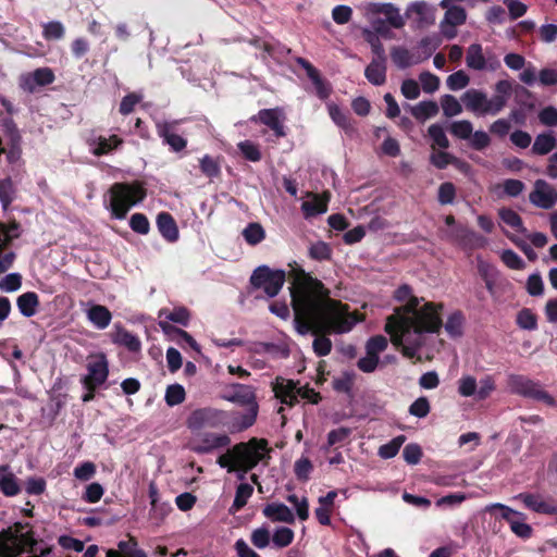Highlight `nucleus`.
Here are the masks:
<instances>
[{
    "mask_svg": "<svg viewBox=\"0 0 557 557\" xmlns=\"http://www.w3.org/2000/svg\"><path fill=\"white\" fill-rule=\"evenodd\" d=\"M364 17L370 23V32L391 38L389 27L403 28L406 24L399 9L391 3L369 2L364 5Z\"/></svg>",
    "mask_w": 557,
    "mask_h": 557,
    "instance_id": "3",
    "label": "nucleus"
},
{
    "mask_svg": "<svg viewBox=\"0 0 557 557\" xmlns=\"http://www.w3.org/2000/svg\"><path fill=\"white\" fill-rule=\"evenodd\" d=\"M312 469V462L307 457L298 459L294 467L296 478L302 482H306L309 479V474L311 473Z\"/></svg>",
    "mask_w": 557,
    "mask_h": 557,
    "instance_id": "51",
    "label": "nucleus"
},
{
    "mask_svg": "<svg viewBox=\"0 0 557 557\" xmlns=\"http://www.w3.org/2000/svg\"><path fill=\"white\" fill-rule=\"evenodd\" d=\"M329 199L330 194L327 191L323 194V198L314 196L313 200L305 201L302 203V210L306 212L307 215L324 213L327 210Z\"/></svg>",
    "mask_w": 557,
    "mask_h": 557,
    "instance_id": "31",
    "label": "nucleus"
},
{
    "mask_svg": "<svg viewBox=\"0 0 557 557\" xmlns=\"http://www.w3.org/2000/svg\"><path fill=\"white\" fill-rule=\"evenodd\" d=\"M495 388V380L491 375L483 377L479 385L472 375H465L458 381V393L462 397L473 396L476 400L488 398Z\"/></svg>",
    "mask_w": 557,
    "mask_h": 557,
    "instance_id": "9",
    "label": "nucleus"
},
{
    "mask_svg": "<svg viewBox=\"0 0 557 557\" xmlns=\"http://www.w3.org/2000/svg\"><path fill=\"white\" fill-rule=\"evenodd\" d=\"M285 278L283 270H271L267 265H261L252 272L250 284L253 288L263 289L269 298H273L282 289Z\"/></svg>",
    "mask_w": 557,
    "mask_h": 557,
    "instance_id": "8",
    "label": "nucleus"
},
{
    "mask_svg": "<svg viewBox=\"0 0 557 557\" xmlns=\"http://www.w3.org/2000/svg\"><path fill=\"white\" fill-rule=\"evenodd\" d=\"M525 517L522 513L521 517L515 518L510 521L509 525L511 531L522 539H529L532 535V528L528 523L524 522Z\"/></svg>",
    "mask_w": 557,
    "mask_h": 557,
    "instance_id": "49",
    "label": "nucleus"
},
{
    "mask_svg": "<svg viewBox=\"0 0 557 557\" xmlns=\"http://www.w3.org/2000/svg\"><path fill=\"white\" fill-rule=\"evenodd\" d=\"M258 409V405H253L245 413L234 417L233 429L240 432L250 428L256 422Z\"/></svg>",
    "mask_w": 557,
    "mask_h": 557,
    "instance_id": "30",
    "label": "nucleus"
},
{
    "mask_svg": "<svg viewBox=\"0 0 557 557\" xmlns=\"http://www.w3.org/2000/svg\"><path fill=\"white\" fill-rule=\"evenodd\" d=\"M157 225L162 236L170 243L178 238V228L173 216L168 212H161L157 216Z\"/></svg>",
    "mask_w": 557,
    "mask_h": 557,
    "instance_id": "20",
    "label": "nucleus"
},
{
    "mask_svg": "<svg viewBox=\"0 0 557 557\" xmlns=\"http://www.w3.org/2000/svg\"><path fill=\"white\" fill-rule=\"evenodd\" d=\"M463 321L465 319L460 311L451 313L445 323L446 332L453 337L460 336L462 334Z\"/></svg>",
    "mask_w": 557,
    "mask_h": 557,
    "instance_id": "42",
    "label": "nucleus"
},
{
    "mask_svg": "<svg viewBox=\"0 0 557 557\" xmlns=\"http://www.w3.org/2000/svg\"><path fill=\"white\" fill-rule=\"evenodd\" d=\"M8 466H0V491L5 496H15L21 488L16 476L12 472H8Z\"/></svg>",
    "mask_w": 557,
    "mask_h": 557,
    "instance_id": "24",
    "label": "nucleus"
},
{
    "mask_svg": "<svg viewBox=\"0 0 557 557\" xmlns=\"http://www.w3.org/2000/svg\"><path fill=\"white\" fill-rule=\"evenodd\" d=\"M117 547L126 557H147L144 550L137 548V541L132 536L128 541H121Z\"/></svg>",
    "mask_w": 557,
    "mask_h": 557,
    "instance_id": "47",
    "label": "nucleus"
},
{
    "mask_svg": "<svg viewBox=\"0 0 557 557\" xmlns=\"http://www.w3.org/2000/svg\"><path fill=\"white\" fill-rule=\"evenodd\" d=\"M13 185L10 178L0 181V201L2 203L3 209H8V207L13 201Z\"/></svg>",
    "mask_w": 557,
    "mask_h": 557,
    "instance_id": "62",
    "label": "nucleus"
},
{
    "mask_svg": "<svg viewBox=\"0 0 557 557\" xmlns=\"http://www.w3.org/2000/svg\"><path fill=\"white\" fill-rule=\"evenodd\" d=\"M429 412L430 403L426 397H419L409 407V413L418 418H424Z\"/></svg>",
    "mask_w": 557,
    "mask_h": 557,
    "instance_id": "60",
    "label": "nucleus"
},
{
    "mask_svg": "<svg viewBox=\"0 0 557 557\" xmlns=\"http://www.w3.org/2000/svg\"><path fill=\"white\" fill-rule=\"evenodd\" d=\"M160 326H161V329L163 330L164 333H166V334H171V333L177 334L182 339H184L190 346L191 349H194L197 352L200 351V346L193 338V336L189 335L186 331H184L182 329H178V327H175V326L171 325L170 323L163 322V321L160 322Z\"/></svg>",
    "mask_w": 557,
    "mask_h": 557,
    "instance_id": "40",
    "label": "nucleus"
},
{
    "mask_svg": "<svg viewBox=\"0 0 557 557\" xmlns=\"http://www.w3.org/2000/svg\"><path fill=\"white\" fill-rule=\"evenodd\" d=\"M442 327V320L433 302L419 308V300L412 298L407 306L398 307L387 317L385 331L395 346L403 347L404 356L413 358L423 345V333H435Z\"/></svg>",
    "mask_w": 557,
    "mask_h": 557,
    "instance_id": "2",
    "label": "nucleus"
},
{
    "mask_svg": "<svg viewBox=\"0 0 557 557\" xmlns=\"http://www.w3.org/2000/svg\"><path fill=\"white\" fill-rule=\"evenodd\" d=\"M498 215L500 220L506 223L508 226L517 230L522 234H527V228L523 226L522 220L520 215L509 208H502L498 211Z\"/></svg>",
    "mask_w": 557,
    "mask_h": 557,
    "instance_id": "33",
    "label": "nucleus"
},
{
    "mask_svg": "<svg viewBox=\"0 0 557 557\" xmlns=\"http://www.w3.org/2000/svg\"><path fill=\"white\" fill-rule=\"evenodd\" d=\"M17 307L24 317L30 318L36 313L39 306V299L36 293L27 292L18 296Z\"/></svg>",
    "mask_w": 557,
    "mask_h": 557,
    "instance_id": "27",
    "label": "nucleus"
},
{
    "mask_svg": "<svg viewBox=\"0 0 557 557\" xmlns=\"http://www.w3.org/2000/svg\"><path fill=\"white\" fill-rule=\"evenodd\" d=\"M404 441L405 436L403 435L395 437L389 443L382 445L379 448V455L384 459H388L396 456Z\"/></svg>",
    "mask_w": 557,
    "mask_h": 557,
    "instance_id": "48",
    "label": "nucleus"
},
{
    "mask_svg": "<svg viewBox=\"0 0 557 557\" xmlns=\"http://www.w3.org/2000/svg\"><path fill=\"white\" fill-rule=\"evenodd\" d=\"M539 120L545 126H557V109L552 106L542 109Z\"/></svg>",
    "mask_w": 557,
    "mask_h": 557,
    "instance_id": "64",
    "label": "nucleus"
},
{
    "mask_svg": "<svg viewBox=\"0 0 557 557\" xmlns=\"http://www.w3.org/2000/svg\"><path fill=\"white\" fill-rule=\"evenodd\" d=\"M507 387L510 393L524 398L542 401L546 406L555 407V398L546 392L542 384L522 374L511 373L507 377Z\"/></svg>",
    "mask_w": 557,
    "mask_h": 557,
    "instance_id": "5",
    "label": "nucleus"
},
{
    "mask_svg": "<svg viewBox=\"0 0 557 557\" xmlns=\"http://www.w3.org/2000/svg\"><path fill=\"white\" fill-rule=\"evenodd\" d=\"M329 113L334 123L343 128L346 134L352 135L356 133V128L348 114L343 112L336 104L329 106Z\"/></svg>",
    "mask_w": 557,
    "mask_h": 557,
    "instance_id": "26",
    "label": "nucleus"
},
{
    "mask_svg": "<svg viewBox=\"0 0 557 557\" xmlns=\"http://www.w3.org/2000/svg\"><path fill=\"white\" fill-rule=\"evenodd\" d=\"M387 347V339L382 335L371 337L366 345L368 355L379 356L380 352L384 351Z\"/></svg>",
    "mask_w": 557,
    "mask_h": 557,
    "instance_id": "55",
    "label": "nucleus"
},
{
    "mask_svg": "<svg viewBox=\"0 0 557 557\" xmlns=\"http://www.w3.org/2000/svg\"><path fill=\"white\" fill-rule=\"evenodd\" d=\"M161 314H164L169 321L184 326L188 324L190 318L189 311L185 307L175 308L173 311L162 312Z\"/></svg>",
    "mask_w": 557,
    "mask_h": 557,
    "instance_id": "57",
    "label": "nucleus"
},
{
    "mask_svg": "<svg viewBox=\"0 0 557 557\" xmlns=\"http://www.w3.org/2000/svg\"><path fill=\"white\" fill-rule=\"evenodd\" d=\"M406 14L408 16L416 14V22L420 28H425L435 22L434 10L424 1L411 3L407 9Z\"/></svg>",
    "mask_w": 557,
    "mask_h": 557,
    "instance_id": "16",
    "label": "nucleus"
},
{
    "mask_svg": "<svg viewBox=\"0 0 557 557\" xmlns=\"http://www.w3.org/2000/svg\"><path fill=\"white\" fill-rule=\"evenodd\" d=\"M331 248L324 242H317L309 248V256L314 260H329L331 258Z\"/></svg>",
    "mask_w": 557,
    "mask_h": 557,
    "instance_id": "50",
    "label": "nucleus"
},
{
    "mask_svg": "<svg viewBox=\"0 0 557 557\" xmlns=\"http://www.w3.org/2000/svg\"><path fill=\"white\" fill-rule=\"evenodd\" d=\"M111 200L110 209L112 215L116 219L126 216L131 207L144 200L146 189L138 183H115L110 187Z\"/></svg>",
    "mask_w": 557,
    "mask_h": 557,
    "instance_id": "4",
    "label": "nucleus"
},
{
    "mask_svg": "<svg viewBox=\"0 0 557 557\" xmlns=\"http://www.w3.org/2000/svg\"><path fill=\"white\" fill-rule=\"evenodd\" d=\"M238 148L244 157L249 161L257 162L261 159V152L258 146L249 140L239 143Z\"/></svg>",
    "mask_w": 557,
    "mask_h": 557,
    "instance_id": "54",
    "label": "nucleus"
},
{
    "mask_svg": "<svg viewBox=\"0 0 557 557\" xmlns=\"http://www.w3.org/2000/svg\"><path fill=\"white\" fill-rule=\"evenodd\" d=\"M557 146V139L553 132L542 133L535 137L532 145V153L537 156H545L554 150Z\"/></svg>",
    "mask_w": 557,
    "mask_h": 557,
    "instance_id": "23",
    "label": "nucleus"
},
{
    "mask_svg": "<svg viewBox=\"0 0 557 557\" xmlns=\"http://www.w3.org/2000/svg\"><path fill=\"white\" fill-rule=\"evenodd\" d=\"M54 81V74L49 67H40L21 78V87L34 92L37 86H46Z\"/></svg>",
    "mask_w": 557,
    "mask_h": 557,
    "instance_id": "13",
    "label": "nucleus"
},
{
    "mask_svg": "<svg viewBox=\"0 0 557 557\" xmlns=\"http://www.w3.org/2000/svg\"><path fill=\"white\" fill-rule=\"evenodd\" d=\"M87 370L88 374L83 380L84 385L87 389H96L108 377L109 369L104 355L92 357L87 363Z\"/></svg>",
    "mask_w": 557,
    "mask_h": 557,
    "instance_id": "11",
    "label": "nucleus"
},
{
    "mask_svg": "<svg viewBox=\"0 0 557 557\" xmlns=\"http://www.w3.org/2000/svg\"><path fill=\"white\" fill-rule=\"evenodd\" d=\"M466 109L476 115H496L506 106V98L503 96H493L491 99L480 89H468L461 96Z\"/></svg>",
    "mask_w": 557,
    "mask_h": 557,
    "instance_id": "7",
    "label": "nucleus"
},
{
    "mask_svg": "<svg viewBox=\"0 0 557 557\" xmlns=\"http://www.w3.org/2000/svg\"><path fill=\"white\" fill-rule=\"evenodd\" d=\"M428 134L433 140L432 147L438 146L442 149H447L449 147V140L440 124H432L428 128Z\"/></svg>",
    "mask_w": 557,
    "mask_h": 557,
    "instance_id": "43",
    "label": "nucleus"
},
{
    "mask_svg": "<svg viewBox=\"0 0 557 557\" xmlns=\"http://www.w3.org/2000/svg\"><path fill=\"white\" fill-rule=\"evenodd\" d=\"M225 419V413L221 410L202 408L190 413L187 419V425L190 430H200L202 428H218Z\"/></svg>",
    "mask_w": 557,
    "mask_h": 557,
    "instance_id": "10",
    "label": "nucleus"
},
{
    "mask_svg": "<svg viewBox=\"0 0 557 557\" xmlns=\"http://www.w3.org/2000/svg\"><path fill=\"white\" fill-rule=\"evenodd\" d=\"M288 278L297 333L315 335L313 351L320 357L327 356L332 350V342L326 335L349 332L356 319L348 312L347 305L331 298L330 289L304 269L292 268Z\"/></svg>",
    "mask_w": 557,
    "mask_h": 557,
    "instance_id": "1",
    "label": "nucleus"
},
{
    "mask_svg": "<svg viewBox=\"0 0 557 557\" xmlns=\"http://www.w3.org/2000/svg\"><path fill=\"white\" fill-rule=\"evenodd\" d=\"M226 399L239 404L242 406H248L250 408L253 405H258L256 401V394L252 387L248 385L235 384L232 386L230 394Z\"/></svg>",
    "mask_w": 557,
    "mask_h": 557,
    "instance_id": "18",
    "label": "nucleus"
},
{
    "mask_svg": "<svg viewBox=\"0 0 557 557\" xmlns=\"http://www.w3.org/2000/svg\"><path fill=\"white\" fill-rule=\"evenodd\" d=\"M243 236L249 245H257L264 239L265 233L261 224L249 223L243 231Z\"/></svg>",
    "mask_w": 557,
    "mask_h": 557,
    "instance_id": "39",
    "label": "nucleus"
},
{
    "mask_svg": "<svg viewBox=\"0 0 557 557\" xmlns=\"http://www.w3.org/2000/svg\"><path fill=\"white\" fill-rule=\"evenodd\" d=\"M251 121H259L269 126L277 137L285 136L284 126L281 121V110L277 108L260 110L258 116H252Z\"/></svg>",
    "mask_w": 557,
    "mask_h": 557,
    "instance_id": "15",
    "label": "nucleus"
},
{
    "mask_svg": "<svg viewBox=\"0 0 557 557\" xmlns=\"http://www.w3.org/2000/svg\"><path fill=\"white\" fill-rule=\"evenodd\" d=\"M466 63L468 67L482 71L486 69V59L483 55L480 44H472L467 50Z\"/></svg>",
    "mask_w": 557,
    "mask_h": 557,
    "instance_id": "28",
    "label": "nucleus"
},
{
    "mask_svg": "<svg viewBox=\"0 0 557 557\" xmlns=\"http://www.w3.org/2000/svg\"><path fill=\"white\" fill-rule=\"evenodd\" d=\"M161 136L172 147L174 151H181L186 147V140L182 136L171 133L168 127H164L161 131Z\"/></svg>",
    "mask_w": 557,
    "mask_h": 557,
    "instance_id": "56",
    "label": "nucleus"
},
{
    "mask_svg": "<svg viewBox=\"0 0 557 557\" xmlns=\"http://www.w3.org/2000/svg\"><path fill=\"white\" fill-rule=\"evenodd\" d=\"M469 76L462 70H459L450 74L446 79L447 87L454 91L467 87L469 85Z\"/></svg>",
    "mask_w": 557,
    "mask_h": 557,
    "instance_id": "46",
    "label": "nucleus"
},
{
    "mask_svg": "<svg viewBox=\"0 0 557 557\" xmlns=\"http://www.w3.org/2000/svg\"><path fill=\"white\" fill-rule=\"evenodd\" d=\"M263 515L272 521H280L286 523H294L295 517L292 510L284 504L272 503L268 504L263 510Z\"/></svg>",
    "mask_w": 557,
    "mask_h": 557,
    "instance_id": "19",
    "label": "nucleus"
},
{
    "mask_svg": "<svg viewBox=\"0 0 557 557\" xmlns=\"http://www.w3.org/2000/svg\"><path fill=\"white\" fill-rule=\"evenodd\" d=\"M517 323L521 329L534 330L536 327V317L531 310L523 309L517 315Z\"/></svg>",
    "mask_w": 557,
    "mask_h": 557,
    "instance_id": "63",
    "label": "nucleus"
},
{
    "mask_svg": "<svg viewBox=\"0 0 557 557\" xmlns=\"http://www.w3.org/2000/svg\"><path fill=\"white\" fill-rule=\"evenodd\" d=\"M253 492V488L248 483H242L236 488L235 498L233 502V505L231 507V512H235L243 508L246 504L248 498L251 496Z\"/></svg>",
    "mask_w": 557,
    "mask_h": 557,
    "instance_id": "36",
    "label": "nucleus"
},
{
    "mask_svg": "<svg viewBox=\"0 0 557 557\" xmlns=\"http://www.w3.org/2000/svg\"><path fill=\"white\" fill-rule=\"evenodd\" d=\"M502 261L510 269L521 270L524 268L523 260L511 249L502 252Z\"/></svg>",
    "mask_w": 557,
    "mask_h": 557,
    "instance_id": "61",
    "label": "nucleus"
},
{
    "mask_svg": "<svg viewBox=\"0 0 557 557\" xmlns=\"http://www.w3.org/2000/svg\"><path fill=\"white\" fill-rule=\"evenodd\" d=\"M467 13L462 7L451 5L447 9L444 20L441 23L448 24L449 26H458L466 22Z\"/></svg>",
    "mask_w": 557,
    "mask_h": 557,
    "instance_id": "37",
    "label": "nucleus"
},
{
    "mask_svg": "<svg viewBox=\"0 0 557 557\" xmlns=\"http://www.w3.org/2000/svg\"><path fill=\"white\" fill-rule=\"evenodd\" d=\"M449 132L459 139H470L473 126L468 120L455 121L450 124Z\"/></svg>",
    "mask_w": 557,
    "mask_h": 557,
    "instance_id": "41",
    "label": "nucleus"
},
{
    "mask_svg": "<svg viewBox=\"0 0 557 557\" xmlns=\"http://www.w3.org/2000/svg\"><path fill=\"white\" fill-rule=\"evenodd\" d=\"M171 510L172 507L170 504L158 502L154 506H151L149 518L156 525H160Z\"/></svg>",
    "mask_w": 557,
    "mask_h": 557,
    "instance_id": "45",
    "label": "nucleus"
},
{
    "mask_svg": "<svg viewBox=\"0 0 557 557\" xmlns=\"http://www.w3.org/2000/svg\"><path fill=\"white\" fill-rule=\"evenodd\" d=\"M391 58H392L394 64L398 69H403V70L409 67L413 63L412 57H411V53L409 52V50L407 48L400 47V46H394L391 49Z\"/></svg>",
    "mask_w": 557,
    "mask_h": 557,
    "instance_id": "34",
    "label": "nucleus"
},
{
    "mask_svg": "<svg viewBox=\"0 0 557 557\" xmlns=\"http://www.w3.org/2000/svg\"><path fill=\"white\" fill-rule=\"evenodd\" d=\"M387 58H373L364 70L366 78L374 86H381L386 82Z\"/></svg>",
    "mask_w": 557,
    "mask_h": 557,
    "instance_id": "17",
    "label": "nucleus"
},
{
    "mask_svg": "<svg viewBox=\"0 0 557 557\" xmlns=\"http://www.w3.org/2000/svg\"><path fill=\"white\" fill-rule=\"evenodd\" d=\"M185 389L180 384L169 385L165 392V401L169 406H176L185 400Z\"/></svg>",
    "mask_w": 557,
    "mask_h": 557,
    "instance_id": "44",
    "label": "nucleus"
},
{
    "mask_svg": "<svg viewBox=\"0 0 557 557\" xmlns=\"http://www.w3.org/2000/svg\"><path fill=\"white\" fill-rule=\"evenodd\" d=\"M89 321L98 329H106L112 319V314L109 309L101 305H95L87 311Z\"/></svg>",
    "mask_w": 557,
    "mask_h": 557,
    "instance_id": "25",
    "label": "nucleus"
},
{
    "mask_svg": "<svg viewBox=\"0 0 557 557\" xmlns=\"http://www.w3.org/2000/svg\"><path fill=\"white\" fill-rule=\"evenodd\" d=\"M441 107L446 117H451L462 112V106L453 95H444L441 98Z\"/></svg>",
    "mask_w": 557,
    "mask_h": 557,
    "instance_id": "38",
    "label": "nucleus"
},
{
    "mask_svg": "<svg viewBox=\"0 0 557 557\" xmlns=\"http://www.w3.org/2000/svg\"><path fill=\"white\" fill-rule=\"evenodd\" d=\"M111 337L113 343L125 346L129 351L136 352L140 349L139 339L120 325H115Z\"/></svg>",
    "mask_w": 557,
    "mask_h": 557,
    "instance_id": "22",
    "label": "nucleus"
},
{
    "mask_svg": "<svg viewBox=\"0 0 557 557\" xmlns=\"http://www.w3.org/2000/svg\"><path fill=\"white\" fill-rule=\"evenodd\" d=\"M419 78L423 90L428 94L436 91L440 87V78L430 72H422Z\"/></svg>",
    "mask_w": 557,
    "mask_h": 557,
    "instance_id": "58",
    "label": "nucleus"
},
{
    "mask_svg": "<svg viewBox=\"0 0 557 557\" xmlns=\"http://www.w3.org/2000/svg\"><path fill=\"white\" fill-rule=\"evenodd\" d=\"M380 36L381 35L376 34L375 32H370V28L362 29V37L370 45L371 51L374 55L373 58L386 57L384 46L380 40Z\"/></svg>",
    "mask_w": 557,
    "mask_h": 557,
    "instance_id": "35",
    "label": "nucleus"
},
{
    "mask_svg": "<svg viewBox=\"0 0 557 557\" xmlns=\"http://www.w3.org/2000/svg\"><path fill=\"white\" fill-rule=\"evenodd\" d=\"M131 228L138 234H147L149 232V221L143 213H135L129 220Z\"/></svg>",
    "mask_w": 557,
    "mask_h": 557,
    "instance_id": "59",
    "label": "nucleus"
},
{
    "mask_svg": "<svg viewBox=\"0 0 557 557\" xmlns=\"http://www.w3.org/2000/svg\"><path fill=\"white\" fill-rule=\"evenodd\" d=\"M295 384L293 381L277 382L274 386V391L277 397L281 398L282 403L293 405L297 400V396L294 394Z\"/></svg>",
    "mask_w": 557,
    "mask_h": 557,
    "instance_id": "32",
    "label": "nucleus"
},
{
    "mask_svg": "<svg viewBox=\"0 0 557 557\" xmlns=\"http://www.w3.org/2000/svg\"><path fill=\"white\" fill-rule=\"evenodd\" d=\"M231 443L226 434L206 433L198 444H194L191 449L197 454H208L211 450L227 446Z\"/></svg>",
    "mask_w": 557,
    "mask_h": 557,
    "instance_id": "14",
    "label": "nucleus"
},
{
    "mask_svg": "<svg viewBox=\"0 0 557 557\" xmlns=\"http://www.w3.org/2000/svg\"><path fill=\"white\" fill-rule=\"evenodd\" d=\"M532 205L542 209H550L557 202L556 189L544 180H536L529 195Z\"/></svg>",
    "mask_w": 557,
    "mask_h": 557,
    "instance_id": "12",
    "label": "nucleus"
},
{
    "mask_svg": "<svg viewBox=\"0 0 557 557\" xmlns=\"http://www.w3.org/2000/svg\"><path fill=\"white\" fill-rule=\"evenodd\" d=\"M293 530L286 527H282L274 532L272 540L274 545H276L277 547H286L293 542Z\"/></svg>",
    "mask_w": 557,
    "mask_h": 557,
    "instance_id": "53",
    "label": "nucleus"
},
{
    "mask_svg": "<svg viewBox=\"0 0 557 557\" xmlns=\"http://www.w3.org/2000/svg\"><path fill=\"white\" fill-rule=\"evenodd\" d=\"M456 196L455 185L446 182L440 185L437 200L441 205H449L454 202Z\"/></svg>",
    "mask_w": 557,
    "mask_h": 557,
    "instance_id": "52",
    "label": "nucleus"
},
{
    "mask_svg": "<svg viewBox=\"0 0 557 557\" xmlns=\"http://www.w3.org/2000/svg\"><path fill=\"white\" fill-rule=\"evenodd\" d=\"M268 449V442L265 440L251 438L247 443H239L233 447L236 469H240L242 473L238 474L239 480L245 479V473L255 468L264 458L261 451Z\"/></svg>",
    "mask_w": 557,
    "mask_h": 557,
    "instance_id": "6",
    "label": "nucleus"
},
{
    "mask_svg": "<svg viewBox=\"0 0 557 557\" xmlns=\"http://www.w3.org/2000/svg\"><path fill=\"white\" fill-rule=\"evenodd\" d=\"M518 498H520L528 508H530L531 510H533L535 512L546 513V515H556L557 513V506L542 500L540 498V496H537V495L522 493V494L518 495Z\"/></svg>",
    "mask_w": 557,
    "mask_h": 557,
    "instance_id": "21",
    "label": "nucleus"
},
{
    "mask_svg": "<svg viewBox=\"0 0 557 557\" xmlns=\"http://www.w3.org/2000/svg\"><path fill=\"white\" fill-rule=\"evenodd\" d=\"M440 111V108L435 101H421L417 106L411 108V114L421 122L426 119L435 116Z\"/></svg>",
    "mask_w": 557,
    "mask_h": 557,
    "instance_id": "29",
    "label": "nucleus"
}]
</instances>
